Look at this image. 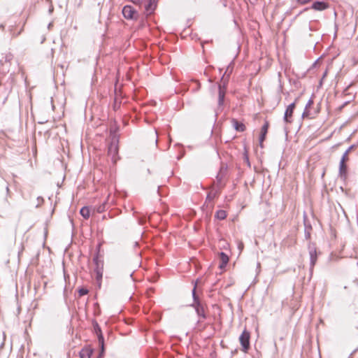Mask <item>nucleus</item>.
<instances>
[{"label":"nucleus","mask_w":358,"mask_h":358,"mask_svg":"<svg viewBox=\"0 0 358 358\" xmlns=\"http://www.w3.org/2000/svg\"><path fill=\"white\" fill-rule=\"evenodd\" d=\"M157 0H149V2L145 6V11L148 15L153 13L156 8Z\"/></svg>","instance_id":"obj_11"},{"label":"nucleus","mask_w":358,"mask_h":358,"mask_svg":"<svg viewBox=\"0 0 358 358\" xmlns=\"http://www.w3.org/2000/svg\"><path fill=\"white\" fill-rule=\"evenodd\" d=\"M99 358H101V357H99Z\"/></svg>","instance_id":"obj_28"},{"label":"nucleus","mask_w":358,"mask_h":358,"mask_svg":"<svg viewBox=\"0 0 358 358\" xmlns=\"http://www.w3.org/2000/svg\"><path fill=\"white\" fill-rule=\"evenodd\" d=\"M92 349L90 348H84L80 352V358H90L92 354Z\"/></svg>","instance_id":"obj_14"},{"label":"nucleus","mask_w":358,"mask_h":358,"mask_svg":"<svg viewBox=\"0 0 358 358\" xmlns=\"http://www.w3.org/2000/svg\"><path fill=\"white\" fill-rule=\"evenodd\" d=\"M354 148V145H351L350 146L348 150L343 153V156H345V159L347 160H349V158H348V155L350 153V152L351 151V150Z\"/></svg>","instance_id":"obj_18"},{"label":"nucleus","mask_w":358,"mask_h":358,"mask_svg":"<svg viewBox=\"0 0 358 358\" xmlns=\"http://www.w3.org/2000/svg\"><path fill=\"white\" fill-rule=\"evenodd\" d=\"M215 217H216V218H217L218 220H224L227 217V213L224 210H220L217 211V213L215 214Z\"/></svg>","instance_id":"obj_17"},{"label":"nucleus","mask_w":358,"mask_h":358,"mask_svg":"<svg viewBox=\"0 0 358 358\" xmlns=\"http://www.w3.org/2000/svg\"><path fill=\"white\" fill-rule=\"evenodd\" d=\"M122 14L124 17L128 20L136 19L138 15L135 9L129 5L124 6L122 9Z\"/></svg>","instance_id":"obj_3"},{"label":"nucleus","mask_w":358,"mask_h":358,"mask_svg":"<svg viewBox=\"0 0 358 358\" xmlns=\"http://www.w3.org/2000/svg\"><path fill=\"white\" fill-rule=\"evenodd\" d=\"M80 296H84L88 293V290L85 288H81L78 290Z\"/></svg>","instance_id":"obj_19"},{"label":"nucleus","mask_w":358,"mask_h":358,"mask_svg":"<svg viewBox=\"0 0 358 358\" xmlns=\"http://www.w3.org/2000/svg\"><path fill=\"white\" fill-rule=\"evenodd\" d=\"M118 153V147L115 143H111L108 148V155L111 157L112 161L115 163L117 162V155Z\"/></svg>","instance_id":"obj_7"},{"label":"nucleus","mask_w":358,"mask_h":358,"mask_svg":"<svg viewBox=\"0 0 358 358\" xmlns=\"http://www.w3.org/2000/svg\"><path fill=\"white\" fill-rule=\"evenodd\" d=\"M268 127H269L268 122L267 121H266L264 124L262 126V130H261V134H260V136H259L260 144H262V142L265 139V136H266V135L267 134Z\"/></svg>","instance_id":"obj_12"},{"label":"nucleus","mask_w":358,"mask_h":358,"mask_svg":"<svg viewBox=\"0 0 358 358\" xmlns=\"http://www.w3.org/2000/svg\"><path fill=\"white\" fill-rule=\"evenodd\" d=\"M94 331H95V333L98 337V341H99V344L101 347V354H100V357L101 356V355L104 352V339H103V336L102 335V333H101V328L99 327V326L98 325L97 323H96V324L94 325Z\"/></svg>","instance_id":"obj_4"},{"label":"nucleus","mask_w":358,"mask_h":358,"mask_svg":"<svg viewBox=\"0 0 358 358\" xmlns=\"http://www.w3.org/2000/svg\"><path fill=\"white\" fill-rule=\"evenodd\" d=\"M12 59V55L10 54L6 56V60L9 61Z\"/></svg>","instance_id":"obj_24"},{"label":"nucleus","mask_w":358,"mask_h":358,"mask_svg":"<svg viewBox=\"0 0 358 358\" xmlns=\"http://www.w3.org/2000/svg\"><path fill=\"white\" fill-rule=\"evenodd\" d=\"M104 210H105V204H103V205L99 206L96 208V211L99 213L103 212Z\"/></svg>","instance_id":"obj_20"},{"label":"nucleus","mask_w":358,"mask_h":358,"mask_svg":"<svg viewBox=\"0 0 358 358\" xmlns=\"http://www.w3.org/2000/svg\"><path fill=\"white\" fill-rule=\"evenodd\" d=\"M311 8L315 10L322 11L329 8V3L324 1H315Z\"/></svg>","instance_id":"obj_9"},{"label":"nucleus","mask_w":358,"mask_h":358,"mask_svg":"<svg viewBox=\"0 0 358 358\" xmlns=\"http://www.w3.org/2000/svg\"><path fill=\"white\" fill-rule=\"evenodd\" d=\"M313 100L310 99V100L308 101V103H307V104H306V108H307L310 107V106L313 104Z\"/></svg>","instance_id":"obj_23"},{"label":"nucleus","mask_w":358,"mask_h":358,"mask_svg":"<svg viewBox=\"0 0 358 358\" xmlns=\"http://www.w3.org/2000/svg\"><path fill=\"white\" fill-rule=\"evenodd\" d=\"M327 71H325V72H324V75H323V78H324V77H325V76H327Z\"/></svg>","instance_id":"obj_27"},{"label":"nucleus","mask_w":358,"mask_h":358,"mask_svg":"<svg viewBox=\"0 0 358 358\" xmlns=\"http://www.w3.org/2000/svg\"><path fill=\"white\" fill-rule=\"evenodd\" d=\"M233 126L234 129L238 131H243L245 129V126L241 123L237 121L236 120H233Z\"/></svg>","instance_id":"obj_15"},{"label":"nucleus","mask_w":358,"mask_h":358,"mask_svg":"<svg viewBox=\"0 0 358 358\" xmlns=\"http://www.w3.org/2000/svg\"><path fill=\"white\" fill-rule=\"evenodd\" d=\"M143 0H131V1L136 4V5H141Z\"/></svg>","instance_id":"obj_21"},{"label":"nucleus","mask_w":358,"mask_h":358,"mask_svg":"<svg viewBox=\"0 0 358 358\" xmlns=\"http://www.w3.org/2000/svg\"><path fill=\"white\" fill-rule=\"evenodd\" d=\"M192 295H193V299H194V303L192 304V306H194L195 308V310L199 316H201V317L205 318L206 315H205V313H204L203 306L201 303L200 301L199 300L198 296L196 295V287H194L192 290Z\"/></svg>","instance_id":"obj_1"},{"label":"nucleus","mask_w":358,"mask_h":358,"mask_svg":"<svg viewBox=\"0 0 358 358\" xmlns=\"http://www.w3.org/2000/svg\"><path fill=\"white\" fill-rule=\"evenodd\" d=\"M310 0H297V1L299 3H300L301 4H306L308 2H309Z\"/></svg>","instance_id":"obj_22"},{"label":"nucleus","mask_w":358,"mask_h":358,"mask_svg":"<svg viewBox=\"0 0 358 358\" xmlns=\"http://www.w3.org/2000/svg\"><path fill=\"white\" fill-rule=\"evenodd\" d=\"M310 266L313 267L317 262V250L314 245H309L308 246Z\"/></svg>","instance_id":"obj_8"},{"label":"nucleus","mask_w":358,"mask_h":358,"mask_svg":"<svg viewBox=\"0 0 358 358\" xmlns=\"http://www.w3.org/2000/svg\"><path fill=\"white\" fill-rule=\"evenodd\" d=\"M221 263L219 265L220 269H223L226 267L229 262V257L224 252H222L219 254Z\"/></svg>","instance_id":"obj_10"},{"label":"nucleus","mask_w":358,"mask_h":358,"mask_svg":"<svg viewBox=\"0 0 358 358\" xmlns=\"http://www.w3.org/2000/svg\"><path fill=\"white\" fill-rule=\"evenodd\" d=\"M101 277L102 274L99 271H97V278L99 279L101 278Z\"/></svg>","instance_id":"obj_25"},{"label":"nucleus","mask_w":358,"mask_h":358,"mask_svg":"<svg viewBox=\"0 0 358 358\" xmlns=\"http://www.w3.org/2000/svg\"><path fill=\"white\" fill-rule=\"evenodd\" d=\"M80 213L85 219H88L90 216V209L87 206L83 207Z\"/></svg>","instance_id":"obj_16"},{"label":"nucleus","mask_w":358,"mask_h":358,"mask_svg":"<svg viewBox=\"0 0 358 358\" xmlns=\"http://www.w3.org/2000/svg\"><path fill=\"white\" fill-rule=\"evenodd\" d=\"M97 260H98V257H95V258H94V262H97Z\"/></svg>","instance_id":"obj_26"},{"label":"nucleus","mask_w":358,"mask_h":358,"mask_svg":"<svg viewBox=\"0 0 358 358\" xmlns=\"http://www.w3.org/2000/svg\"><path fill=\"white\" fill-rule=\"evenodd\" d=\"M345 159V155L342 156L340 163H339V176L341 178L345 179L347 176V166L345 164L346 162H348Z\"/></svg>","instance_id":"obj_5"},{"label":"nucleus","mask_w":358,"mask_h":358,"mask_svg":"<svg viewBox=\"0 0 358 358\" xmlns=\"http://www.w3.org/2000/svg\"><path fill=\"white\" fill-rule=\"evenodd\" d=\"M250 333L246 330H244L239 337V341L244 352H246L250 347Z\"/></svg>","instance_id":"obj_2"},{"label":"nucleus","mask_w":358,"mask_h":358,"mask_svg":"<svg viewBox=\"0 0 358 358\" xmlns=\"http://www.w3.org/2000/svg\"><path fill=\"white\" fill-rule=\"evenodd\" d=\"M295 108V103L289 104L285 110L284 115V121L287 123L292 122V117Z\"/></svg>","instance_id":"obj_6"},{"label":"nucleus","mask_w":358,"mask_h":358,"mask_svg":"<svg viewBox=\"0 0 358 358\" xmlns=\"http://www.w3.org/2000/svg\"><path fill=\"white\" fill-rule=\"evenodd\" d=\"M225 83L223 84V87L221 84L219 85V95H218V104L222 105L225 96V90L224 89Z\"/></svg>","instance_id":"obj_13"}]
</instances>
